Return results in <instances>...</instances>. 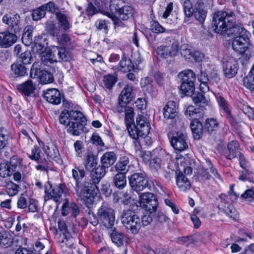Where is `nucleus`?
Here are the masks:
<instances>
[{
    "label": "nucleus",
    "mask_w": 254,
    "mask_h": 254,
    "mask_svg": "<svg viewBox=\"0 0 254 254\" xmlns=\"http://www.w3.org/2000/svg\"><path fill=\"white\" fill-rule=\"evenodd\" d=\"M12 174V170L7 161H3L0 163V176L1 177L5 178Z\"/></svg>",
    "instance_id": "ea45409f"
},
{
    "label": "nucleus",
    "mask_w": 254,
    "mask_h": 254,
    "mask_svg": "<svg viewBox=\"0 0 254 254\" xmlns=\"http://www.w3.org/2000/svg\"><path fill=\"white\" fill-rule=\"evenodd\" d=\"M176 183L182 191L190 189V182L182 173H180L178 175L176 178Z\"/></svg>",
    "instance_id": "473e14b6"
},
{
    "label": "nucleus",
    "mask_w": 254,
    "mask_h": 254,
    "mask_svg": "<svg viewBox=\"0 0 254 254\" xmlns=\"http://www.w3.org/2000/svg\"><path fill=\"white\" fill-rule=\"evenodd\" d=\"M125 4V2L123 0H111L110 1L109 9L107 10L106 15L112 19L115 25L120 26L122 24V22L118 20L117 16Z\"/></svg>",
    "instance_id": "f8f14e48"
},
{
    "label": "nucleus",
    "mask_w": 254,
    "mask_h": 254,
    "mask_svg": "<svg viewBox=\"0 0 254 254\" xmlns=\"http://www.w3.org/2000/svg\"><path fill=\"white\" fill-rule=\"evenodd\" d=\"M182 79L181 91L185 95H191L194 91L195 73L191 69H187L179 73Z\"/></svg>",
    "instance_id": "39448f33"
},
{
    "label": "nucleus",
    "mask_w": 254,
    "mask_h": 254,
    "mask_svg": "<svg viewBox=\"0 0 254 254\" xmlns=\"http://www.w3.org/2000/svg\"><path fill=\"white\" fill-rule=\"evenodd\" d=\"M112 242L117 246H122L124 244V235L117 231H113L111 234Z\"/></svg>",
    "instance_id": "de8ad7c7"
},
{
    "label": "nucleus",
    "mask_w": 254,
    "mask_h": 254,
    "mask_svg": "<svg viewBox=\"0 0 254 254\" xmlns=\"http://www.w3.org/2000/svg\"><path fill=\"white\" fill-rule=\"evenodd\" d=\"M98 220L107 228H112L115 220L114 209L107 203H103L97 212Z\"/></svg>",
    "instance_id": "0eeeda50"
},
{
    "label": "nucleus",
    "mask_w": 254,
    "mask_h": 254,
    "mask_svg": "<svg viewBox=\"0 0 254 254\" xmlns=\"http://www.w3.org/2000/svg\"><path fill=\"white\" fill-rule=\"evenodd\" d=\"M129 184L132 189L136 191L143 190L148 186V182L144 174L135 173L129 177Z\"/></svg>",
    "instance_id": "9d476101"
},
{
    "label": "nucleus",
    "mask_w": 254,
    "mask_h": 254,
    "mask_svg": "<svg viewBox=\"0 0 254 254\" xmlns=\"http://www.w3.org/2000/svg\"><path fill=\"white\" fill-rule=\"evenodd\" d=\"M59 242L65 244L67 247H71L73 245V238L70 234L66 231L61 234L59 237Z\"/></svg>",
    "instance_id": "4c0bfd02"
},
{
    "label": "nucleus",
    "mask_w": 254,
    "mask_h": 254,
    "mask_svg": "<svg viewBox=\"0 0 254 254\" xmlns=\"http://www.w3.org/2000/svg\"><path fill=\"white\" fill-rule=\"evenodd\" d=\"M11 243V241L7 233L3 229H0V245L8 247Z\"/></svg>",
    "instance_id": "49530a36"
},
{
    "label": "nucleus",
    "mask_w": 254,
    "mask_h": 254,
    "mask_svg": "<svg viewBox=\"0 0 254 254\" xmlns=\"http://www.w3.org/2000/svg\"><path fill=\"white\" fill-rule=\"evenodd\" d=\"M235 20V15L231 11H218L213 14L212 26L214 31L218 34L227 32L229 37L234 38L233 49L240 54H244L248 49L251 35L241 24L231 27Z\"/></svg>",
    "instance_id": "f257e3e1"
},
{
    "label": "nucleus",
    "mask_w": 254,
    "mask_h": 254,
    "mask_svg": "<svg viewBox=\"0 0 254 254\" xmlns=\"http://www.w3.org/2000/svg\"><path fill=\"white\" fill-rule=\"evenodd\" d=\"M46 12L42 5L37 8L34 9L32 11V18L34 21H38L44 17L46 15Z\"/></svg>",
    "instance_id": "6e6d98bb"
},
{
    "label": "nucleus",
    "mask_w": 254,
    "mask_h": 254,
    "mask_svg": "<svg viewBox=\"0 0 254 254\" xmlns=\"http://www.w3.org/2000/svg\"><path fill=\"white\" fill-rule=\"evenodd\" d=\"M65 202L62 207V214L63 216H66L70 213L74 217H76L79 213V209L77 205L75 203H68V199H65Z\"/></svg>",
    "instance_id": "4be33fe9"
},
{
    "label": "nucleus",
    "mask_w": 254,
    "mask_h": 254,
    "mask_svg": "<svg viewBox=\"0 0 254 254\" xmlns=\"http://www.w3.org/2000/svg\"><path fill=\"white\" fill-rule=\"evenodd\" d=\"M192 99L195 104H199L201 106L208 105V101L206 99L203 94L201 93H194L191 95Z\"/></svg>",
    "instance_id": "a19ab883"
},
{
    "label": "nucleus",
    "mask_w": 254,
    "mask_h": 254,
    "mask_svg": "<svg viewBox=\"0 0 254 254\" xmlns=\"http://www.w3.org/2000/svg\"><path fill=\"white\" fill-rule=\"evenodd\" d=\"M187 136L185 134L177 132L173 134L170 139V143L173 148L178 151H182L188 147L186 142Z\"/></svg>",
    "instance_id": "2eb2a0df"
},
{
    "label": "nucleus",
    "mask_w": 254,
    "mask_h": 254,
    "mask_svg": "<svg viewBox=\"0 0 254 254\" xmlns=\"http://www.w3.org/2000/svg\"><path fill=\"white\" fill-rule=\"evenodd\" d=\"M91 173L90 174V179L88 182H89V189H91L92 191L95 192V189H97L96 186L101 179L104 177L106 174V168L102 165H99L96 167H94L93 169H91Z\"/></svg>",
    "instance_id": "4468645a"
},
{
    "label": "nucleus",
    "mask_w": 254,
    "mask_h": 254,
    "mask_svg": "<svg viewBox=\"0 0 254 254\" xmlns=\"http://www.w3.org/2000/svg\"><path fill=\"white\" fill-rule=\"evenodd\" d=\"M177 107L174 101H170L167 102L163 109V115L167 119H175L177 116Z\"/></svg>",
    "instance_id": "b1692460"
},
{
    "label": "nucleus",
    "mask_w": 254,
    "mask_h": 254,
    "mask_svg": "<svg viewBox=\"0 0 254 254\" xmlns=\"http://www.w3.org/2000/svg\"><path fill=\"white\" fill-rule=\"evenodd\" d=\"M55 155H53L52 154H50L49 153H48L47 154H43V155L41 156L40 158L37 160V162L38 164H41L44 165L45 166L47 167L48 168H49V159L48 158V156H49L51 158H54L56 157L58 153L55 152Z\"/></svg>",
    "instance_id": "052dcab7"
},
{
    "label": "nucleus",
    "mask_w": 254,
    "mask_h": 254,
    "mask_svg": "<svg viewBox=\"0 0 254 254\" xmlns=\"http://www.w3.org/2000/svg\"><path fill=\"white\" fill-rule=\"evenodd\" d=\"M43 70H41L39 63H34L31 68L30 76L31 78H39Z\"/></svg>",
    "instance_id": "4d7b16f0"
},
{
    "label": "nucleus",
    "mask_w": 254,
    "mask_h": 254,
    "mask_svg": "<svg viewBox=\"0 0 254 254\" xmlns=\"http://www.w3.org/2000/svg\"><path fill=\"white\" fill-rule=\"evenodd\" d=\"M119 69L124 72H130L134 69V65L130 59L123 57L119 64Z\"/></svg>",
    "instance_id": "f704fd0d"
},
{
    "label": "nucleus",
    "mask_w": 254,
    "mask_h": 254,
    "mask_svg": "<svg viewBox=\"0 0 254 254\" xmlns=\"http://www.w3.org/2000/svg\"><path fill=\"white\" fill-rule=\"evenodd\" d=\"M63 193L64 190L61 184L53 186L51 184L48 183L45 186L44 200L47 201L52 199L57 202L61 203Z\"/></svg>",
    "instance_id": "6e6552de"
},
{
    "label": "nucleus",
    "mask_w": 254,
    "mask_h": 254,
    "mask_svg": "<svg viewBox=\"0 0 254 254\" xmlns=\"http://www.w3.org/2000/svg\"><path fill=\"white\" fill-rule=\"evenodd\" d=\"M45 30L50 35L55 37L58 29L54 21L48 20L45 23Z\"/></svg>",
    "instance_id": "3c124183"
},
{
    "label": "nucleus",
    "mask_w": 254,
    "mask_h": 254,
    "mask_svg": "<svg viewBox=\"0 0 254 254\" xmlns=\"http://www.w3.org/2000/svg\"><path fill=\"white\" fill-rule=\"evenodd\" d=\"M133 121V110L132 108L127 107L125 109V122L127 126V128L128 127V125L131 124Z\"/></svg>",
    "instance_id": "bf43d9fd"
},
{
    "label": "nucleus",
    "mask_w": 254,
    "mask_h": 254,
    "mask_svg": "<svg viewBox=\"0 0 254 254\" xmlns=\"http://www.w3.org/2000/svg\"><path fill=\"white\" fill-rule=\"evenodd\" d=\"M193 14L199 22L203 23L205 20L207 15V11L204 3L201 0H198L196 2Z\"/></svg>",
    "instance_id": "6ab92c4d"
},
{
    "label": "nucleus",
    "mask_w": 254,
    "mask_h": 254,
    "mask_svg": "<svg viewBox=\"0 0 254 254\" xmlns=\"http://www.w3.org/2000/svg\"><path fill=\"white\" fill-rule=\"evenodd\" d=\"M238 62L232 57H227L223 58V68L225 76L229 78L236 75L238 69Z\"/></svg>",
    "instance_id": "ddd939ff"
},
{
    "label": "nucleus",
    "mask_w": 254,
    "mask_h": 254,
    "mask_svg": "<svg viewBox=\"0 0 254 254\" xmlns=\"http://www.w3.org/2000/svg\"><path fill=\"white\" fill-rule=\"evenodd\" d=\"M44 98L53 105H58L61 102L60 92L56 89H49L44 93Z\"/></svg>",
    "instance_id": "aec40b11"
},
{
    "label": "nucleus",
    "mask_w": 254,
    "mask_h": 254,
    "mask_svg": "<svg viewBox=\"0 0 254 254\" xmlns=\"http://www.w3.org/2000/svg\"><path fill=\"white\" fill-rule=\"evenodd\" d=\"M133 14V9L132 7L125 4L118 14L117 19L120 22H121V20H126L132 17Z\"/></svg>",
    "instance_id": "7c9ffc66"
},
{
    "label": "nucleus",
    "mask_w": 254,
    "mask_h": 254,
    "mask_svg": "<svg viewBox=\"0 0 254 254\" xmlns=\"http://www.w3.org/2000/svg\"><path fill=\"white\" fill-rule=\"evenodd\" d=\"M133 97V87L127 84L122 90L119 96V103L120 104H128L132 100Z\"/></svg>",
    "instance_id": "412c9836"
},
{
    "label": "nucleus",
    "mask_w": 254,
    "mask_h": 254,
    "mask_svg": "<svg viewBox=\"0 0 254 254\" xmlns=\"http://www.w3.org/2000/svg\"><path fill=\"white\" fill-rule=\"evenodd\" d=\"M20 19V16L18 14L9 13L4 15L2 21L7 25L8 31L16 33L22 29Z\"/></svg>",
    "instance_id": "9b49d317"
},
{
    "label": "nucleus",
    "mask_w": 254,
    "mask_h": 254,
    "mask_svg": "<svg viewBox=\"0 0 254 254\" xmlns=\"http://www.w3.org/2000/svg\"><path fill=\"white\" fill-rule=\"evenodd\" d=\"M18 59L23 64H30L32 60V56L30 52L28 50L23 52L19 55Z\"/></svg>",
    "instance_id": "13d9d810"
},
{
    "label": "nucleus",
    "mask_w": 254,
    "mask_h": 254,
    "mask_svg": "<svg viewBox=\"0 0 254 254\" xmlns=\"http://www.w3.org/2000/svg\"><path fill=\"white\" fill-rule=\"evenodd\" d=\"M156 52L158 56L161 58L167 59L170 57V54L168 53V50L167 45H160L158 47L156 50Z\"/></svg>",
    "instance_id": "0e129e2a"
},
{
    "label": "nucleus",
    "mask_w": 254,
    "mask_h": 254,
    "mask_svg": "<svg viewBox=\"0 0 254 254\" xmlns=\"http://www.w3.org/2000/svg\"><path fill=\"white\" fill-rule=\"evenodd\" d=\"M57 42L59 44L63 46H67L71 44V38L69 35L66 33H63L60 35H57Z\"/></svg>",
    "instance_id": "864d4df0"
},
{
    "label": "nucleus",
    "mask_w": 254,
    "mask_h": 254,
    "mask_svg": "<svg viewBox=\"0 0 254 254\" xmlns=\"http://www.w3.org/2000/svg\"><path fill=\"white\" fill-rule=\"evenodd\" d=\"M22 160L17 156H14L11 158L9 162V166L13 173L14 171H19L22 165Z\"/></svg>",
    "instance_id": "a18cd8bd"
},
{
    "label": "nucleus",
    "mask_w": 254,
    "mask_h": 254,
    "mask_svg": "<svg viewBox=\"0 0 254 254\" xmlns=\"http://www.w3.org/2000/svg\"><path fill=\"white\" fill-rule=\"evenodd\" d=\"M84 165L86 169L89 171L91 170L97 166V158L92 152H89L87 153Z\"/></svg>",
    "instance_id": "72a5a7b5"
},
{
    "label": "nucleus",
    "mask_w": 254,
    "mask_h": 254,
    "mask_svg": "<svg viewBox=\"0 0 254 254\" xmlns=\"http://www.w3.org/2000/svg\"><path fill=\"white\" fill-rule=\"evenodd\" d=\"M156 198L154 194L151 192L143 193L140 195V200L139 201L135 200L134 204L137 207L138 205H141L145 204L147 202L151 201L152 200Z\"/></svg>",
    "instance_id": "79ce46f5"
},
{
    "label": "nucleus",
    "mask_w": 254,
    "mask_h": 254,
    "mask_svg": "<svg viewBox=\"0 0 254 254\" xmlns=\"http://www.w3.org/2000/svg\"><path fill=\"white\" fill-rule=\"evenodd\" d=\"M8 135L6 130L4 128L0 129V149H3L7 144Z\"/></svg>",
    "instance_id": "69168bd1"
},
{
    "label": "nucleus",
    "mask_w": 254,
    "mask_h": 254,
    "mask_svg": "<svg viewBox=\"0 0 254 254\" xmlns=\"http://www.w3.org/2000/svg\"><path fill=\"white\" fill-rule=\"evenodd\" d=\"M17 37L14 33L9 31L0 32V47L2 48H9L17 41Z\"/></svg>",
    "instance_id": "f3484780"
},
{
    "label": "nucleus",
    "mask_w": 254,
    "mask_h": 254,
    "mask_svg": "<svg viewBox=\"0 0 254 254\" xmlns=\"http://www.w3.org/2000/svg\"><path fill=\"white\" fill-rule=\"evenodd\" d=\"M95 4L98 7L99 10L104 15H106L107 11L108 0H92Z\"/></svg>",
    "instance_id": "5fc2aeb1"
},
{
    "label": "nucleus",
    "mask_w": 254,
    "mask_h": 254,
    "mask_svg": "<svg viewBox=\"0 0 254 254\" xmlns=\"http://www.w3.org/2000/svg\"><path fill=\"white\" fill-rule=\"evenodd\" d=\"M129 163L128 158L126 156L122 157L119 161L116 164V170L118 172H125L127 171V166Z\"/></svg>",
    "instance_id": "37998d69"
},
{
    "label": "nucleus",
    "mask_w": 254,
    "mask_h": 254,
    "mask_svg": "<svg viewBox=\"0 0 254 254\" xmlns=\"http://www.w3.org/2000/svg\"><path fill=\"white\" fill-rule=\"evenodd\" d=\"M40 82L42 84L51 83L54 80L53 75L46 70H43L39 77Z\"/></svg>",
    "instance_id": "603ef678"
},
{
    "label": "nucleus",
    "mask_w": 254,
    "mask_h": 254,
    "mask_svg": "<svg viewBox=\"0 0 254 254\" xmlns=\"http://www.w3.org/2000/svg\"><path fill=\"white\" fill-rule=\"evenodd\" d=\"M150 30L155 33H161L165 32V28L156 21L150 23Z\"/></svg>",
    "instance_id": "338daca9"
},
{
    "label": "nucleus",
    "mask_w": 254,
    "mask_h": 254,
    "mask_svg": "<svg viewBox=\"0 0 254 254\" xmlns=\"http://www.w3.org/2000/svg\"><path fill=\"white\" fill-rule=\"evenodd\" d=\"M168 53L170 57H173L177 56L179 53V45L177 41L173 42L171 45H167Z\"/></svg>",
    "instance_id": "680f3d73"
},
{
    "label": "nucleus",
    "mask_w": 254,
    "mask_h": 254,
    "mask_svg": "<svg viewBox=\"0 0 254 254\" xmlns=\"http://www.w3.org/2000/svg\"><path fill=\"white\" fill-rule=\"evenodd\" d=\"M183 9L185 14L187 17H190L193 15L194 8H193L192 3L190 0H184Z\"/></svg>",
    "instance_id": "09e8293b"
},
{
    "label": "nucleus",
    "mask_w": 254,
    "mask_h": 254,
    "mask_svg": "<svg viewBox=\"0 0 254 254\" xmlns=\"http://www.w3.org/2000/svg\"><path fill=\"white\" fill-rule=\"evenodd\" d=\"M207 163L208 164L209 168H202L200 172V175L202 178V179L203 180H210L211 177V176L209 174V172H210L211 174L214 176V178L222 180L221 175L218 173L216 169L213 167L211 162L208 161Z\"/></svg>",
    "instance_id": "5701e85b"
},
{
    "label": "nucleus",
    "mask_w": 254,
    "mask_h": 254,
    "mask_svg": "<svg viewBox=\"0 0 254 254\" xmlns=\"http://www.w3.org/2000/svg\"><path fill=\"white\" fill-rule=\"evenodd\" d=\"M218 127V123L216 119L209 118L206 120L204 124V128L208 132H212L217 129Z\"/></svg>",
    "instance_id": "c03bdc74"
},
{
    "label": "nucleus",
    "mask_w": 254,
    "mask_h": 254,
    "mask_svg": "<svg viewBox=\"0 0 254 254\" xmlns=\"http://www.w3.org/2000/svg\"><path fill=\"white\" fill-rule=\"evenodd\" d=\"M12 74L15 77L24 76L27 75V68L25 65L19 62H15L11 65Z\"/></svg>",
    "instance_id": "c85d7f7f"
},
{
    "label": "nucleus",
    "mask_w": 254,
    "mask_h": 254,
    "mask_svg": "<svg viewBox=\"0 0 254 254\" xmlns=\"http://www.w3.org/2000/svg\"><path fill=\"white\" fill-rule=\"evenodd\" d=\"M3 186L6 193L10 196L15 195L18 191V186L9 180L5 179Z\"/></svg>",
    "instance_id": "c9c22d12"
},
{
    "label": "nucleus",
    "mask_w": 254,
    "mask_h": 254,
    "mask_svg": "<svg viewBox=\"0 0 254 254\" xmlns=\"http://www.w3.org/2000/svg\"><path fill=\"white\" fill-rule=\"evenodd\" d=\"M17 89L19 92L24 94L25 95L29 96L34 92L35 87L32 81L30 80H28L23 83L19 84L17 86Z\"/></svg>",
    "instance_id": "2f4dec72"
},
{
    "label": "nucleus",
    "mask_w": 254,
    "mask_h": 254,
    "mask_svg": "<svg viewBox=\"0 0 254 254\" xmlns=\"http://www.w3.org/2000/svg\"><path fill=\"white\" fill-rule=\"evenodd\" d=\"M49 50L52 56V62H66L70 59V54L64 48L54 46Z\"/></svg>",
    "instance_id": "dca6fc26"
},
{
    "label": "nucleus",
    "mask_w": 254,
    "mask_h": 254,
    "mask_svg": "<svg viewBox=\"0 0 254 254\" xmlns=\"http://www.w3.org/2000/svg\"><path fill=\"white\" fill-rule=\"evenodd\" d=\"M33 51L37 53H41V60L42 63L45 65H48L49 64H53L54 62H52V56L49 52V50L43 52L44 49V46L39 43H35L32 47Z\"/></svg>",
    "instance_id": "a211bd4d"
},
{
    "label": "nucleus",
    "mask_w": 254,
    "mask_h": 254,
    "mask_svg": "<svg viewBox=\"0 0 254 254\" xmlns=\"http://www.w3.org/2000/svg\"><path fill=\"white\" fill-rule=\"evenodd\" d=\"M59 121L61 124L68 127L67 131L73 135H79L85 131L87 120L79 111L64 110L60 114Z\"/></svg>",
    "instance_id": "7ed1b4c3"
},
{
    "label": "nucleus",
    "mask_w": 254,
    "mask_h": 254,
    "mask_svg": "<svg viewBox=\"0 0 254 254\" xmlns=\"http://www.w3.org/2000/svg\"><path fill=\"white\" fill-rule=\"evenodd\" d=\"M241 198L250 203L254 201V190L248 189L241 195Z\"/></svg>",
    "instance_id": "e2e57ef3"
},
{
    "label": "nucleus",
    "mask_w": 254,
    "mask_h": 254,
    "mask_svg": "<svg viewBox=\"0 0 254 254\" xmlns=\"http://www.w3.org/2000/svg\"><path fill=\"white\" fill-rule=\"evenodd\" d=\"M244 85L254 94V77H246L244 78Z\"/></svg>",
    "instance_id": "774afa93"
},
{
    "label": "nucleus",
    "mask_w": 254,
    "mask_h": 254,
    "mask_svg": "<svg viewBox=\"0 0 254 254\" xmlns=\"http://www.w3.org/2000/svg\"><path fill=\"white\" fill-rule=\"evenodd\" d=\"M117 157L113 152H107L105 153L101 158L102 166L105 168H109L116 161Z\"/></svg>",
    "instance_id": "cd10ccee"
},
{
    "label": "nucleus",
    "mask_w": 254,
    "mask_h": 254,
    "mask_svg": "<svg viewBox=\"0 0 254 254\" xmlns=\"http://www.w3.org/2000/svg\"><path fill=\"white\" fill-rule=\"evenodd\" d=\"M114 185L119 189H123L127 185L126 177L125 173L117 174L114 178Z\"/></svg>",
    "instance_id": "e433bc0d"
},
{
    "label": "nucleus",
    "mask_w": 254,
    "mask_h": 254,
    "mask_svg": "<svg viewBox=\"0 0 254 254\" xmlns=\"http://www.w3.org/2000/svg\"><path fill=\"white\" fill-rule=\"evenodd\" d=\"M150 129L149 122L144 116L138 115L136 118V125L133 128H128L129 136L132 138L147 135Z\"/></svg>",
    "instance_id": "423d86ee"
},
{
    "label": "nucleus",
    "mask_w": 254,
    "mask_h": 254,
    "mask_svg": "<svg viewBox=\"0 0 254 254\" xmlns=\"http://www.w3.org/2000/svg\"><path fill=\"white\" fill-rule=\"evenodd\" d=\"M56 18L59 26L64 31H66L71 27L69 17L63 12H57Z\"/></svg>",
    "instance_id": "bb28decb"
},
{
    "label": "nucleus",
    "mask_w": 254,
    "mask_h": 254,
    "mask_svg": "<svg viewBox=\"0 0 254 254\" xmlns=\"http://www.w3.org/2000/svg\"><path fill=\"white\" fill-rule=\"evenodd\" d=\"M117 81V76L116 73L109 74L103 77V83L108 89H112Z\"/></svg>",
    "instance_id": "58836bf2"
},
{
    "label": "nucleus",
    "mask_w": 254,
    "mask_h": 254,
    "mask_svg": "<svg viewBox=\"0 0 254 254\" xmlns=\"http://www.w3.org/2000/svg\"><path fill=\"white\" fill-rule=\"evenodd\" d=\"M239 145L237 141H231L228 144L227 149L224 152L225 156L229 159H232L239 156Z\"/></svg>",
    "instance_id": "393cba45"
},
{
    "label": "nucleus",
    "mask_w": 254,
    "mask_h": 254,
    "mask_svg": "<svg viewBox=\"0 0 254 254\" xmlns=\"http://www.w3.org/2000/svg\"><path fill=\"white\" fill-rule=\"evenodd\" d=\"M71 172L72 176L75 181L74 189L77 199L90 207L95 201L97 193L89 189V182L83 180L85 177V172L83 169L75 167Z\"/></svg>",
    "instance_id": "f03ea898"
},
{
    "label": "nucleus",
    "mask_w": 254,
    "mask_h": 254,
    "mask_svg": "<svg viewBox=\"0 0 254 254\" xmlns=\"http://www.w3.org/2000/svg\"><path fill=\"white\" fill-rule=\"evenodd\" d=\"M220 201L218 203L219 209L223 212L227 216L232 219L236 220L238 217V212L233 205L228 202V195L222 193L219 195Z\"/></svg>",
    "instance_id": "1a4fd4ad"
},
{
    "label": "nucleus",
    "mask_w": 254,
    "mask_h": 254,
    "mask_svg": "<svg viewBox=\"0 0 254 254\" xmlns=\"http://www.w3.org/2000/svg\"><path fill=\"white\" fill-rule=\"evenodd\" d=\"M185 115L187 118L193 121L202 118L204 116V113L202 110L196 108L193 106L190 105L187 108L185 112Z\"/></svg>",
    "instance_id": "a878e982"
},
{
    "label": "nucleus",
    "mask_w": 254,
    "mask_h": 254,
    "mask_svg": "<svg viewBox=\"0 0 254 254\" xmlns=\"http://www.w3.org/2000/svg\"><path fill=\"white\" fill-rule=\"evenodd\" d=\"M158 202L156 198H155L151 201L149 202H147L145 204H143L140 206H142L144 208L145 210L148 211L149 213H152L157 210V208Z\"/></svg>",
    "instance_id": "8fccbe9b"
},
{
    "label": "nucleus",
    "mask_w": 254,
    "mask_h": 254,
    "mask_svg": "<svg viewBox=\"0 0 254 254\" xmlns=\"http://www.w3.org/2000/svg\"><path fill=\"white\" fill-rule=\"evenodd\" d=\"M121 222L126 229L132 234H137L141 228L140 220L136 213L131 209L124 210L121 216Z\"/></svg>",
    "instance_id": "20e7f679"
},
{
    "label": "nucleus",
    "mask_w": 254,
    "mask_h": 254,
    "mask_svg": "<svg viewBox=\"0 0 254 254\" xmlns=\"http://www.w3.org/2000/svg\"><path fill=\"white\" fill-rule=\"evenodd\" d=\"M190 127L194 139H199L203 132L202 124L198 120H194L191 121Z\"/></svg>",
    "instance_id": "c756f323"
}]
</instances>
